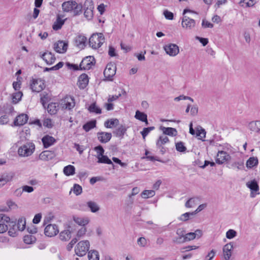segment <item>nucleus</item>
Listing matches in <instances>:
<instances>
[{
    "label": "nucleus",
    "mask_w": 260,
    "mask_h": 260,
    "mask_svg": "<svg viewBox=\"0 0 260 260\" xmlns=\"http://www.w3.org/2000/svg\"><path fill=\"white\" fill-rule=\"evenodd\" d=\"M105 41L103 34H93L89 39V46L93 49H98L101 46Z\"/></svg>",
    "instance_id": "nucleus-1"
},
{
    "label": "nucleus",
    "mask_w": 260,
    "mask_h": 260,
    "mask_svg": "<svg viewBox=\"0 0 260 260\" xmlns=\"http://www.w3.org/2000/svg\"><path fill=\"white\" fill-rule=\"evenodd\" d=\"M35 149V144L29 142L20 147L18 150V153L20 156L27 157L31 155Z\"/></svg>",
    "instance_id": "nucleus-2"
},
{
    "label": "nucleus",
    "mask_w": 260,
    "mask_h": 260,
    "mask_svg": "<svg viewBox=\"0 0 260 260\" xmlns=\"http://www.w3.org/2000/svg\"><path fill=\"white\" fill-rule=\"evenodd\" d=\"M89 246L90 243L88 240L80 241L75 249L76 254L79 256L85 255L89 250Z\"/></svg>",
    "instance_id": "nucleus-3"
},
{
    "label": "nucleus",
    "mask_w": 260,
    "mask_h": 260,
    "mask_svg": "<svg viewBox=\"0 0 260 260\" xmlns=\"http://www.w3.org/2000/svg\"><path fill=\"white\" fill-rule=\"evenodd\" d=\"M116 67L112 62L108 63L104 71V75L106 80L113 81V77L116 74Z\"/></svg>",
    "instance_id": "nucleus-4"
},
{
    "label": "nucleus",
    "mask_w": 260,
    "mask_h": 260,
    "mask_svg": "<svg viewBox=\"0 0 260 260\" xmlns=\"http://www.w3.org/2000/svg\"><path fill=\"white\" fill-rule=\"evenodd\" d=\"M84 17L87 20H91L93 16V10L94 6L92 2L90 0H86L84 4Z\"/></svg>",
    "instance_id": "nucleus-5"
},
{
    "label": "nucleus",
    "mask_w": 260,
    "mask_h": 260,
    "mask_svg": "<svg viewBox=\"0 0 260 260\" xmlns=\"http://www.w3.org/2000/svg\"><path fill=\"white\" fill-rule=\"evenodd\" d=\"M196 24V21L187 16H183L181 19V25L185 29L191 30L195 27Z\"/></svg>",
    "instance_id": "nucleus-6"
},
{
    "label": "nucleus",
    "mask_w": 260,
    "mask_h": 260,
    "mask_svg": "<svg viewBox=\"0 0 260 260\" xmlns=\"http://www.w3.org/2000/svg\"><path fill=\"white\" fill-rule=\"evenodd\" d=\"M94 58L92 56H89L85 57L82 59L79 65L80 70H89L90 69H91V67L94 64Z\"/></svg>",
    "instance_id": "nucleus-7"
},
{
    "label": "nucleus",
    "mask_w": 260,
    "mask_h": 260,
    "mask_svg": "<svg viewBox=\"0 0 260 260\" xmlns=\"http://www.w3.org/2000/svg\"><path fill=\"white\" fill-rule=\"evenodd\" d=\"M45 88L44 81L41 79H32L30 84V88L34 92H39Z\"/></svg>",
    "instance_id": "nucleus-8"
},
{
    "label": "nucleus",
    "mask_w": 260,
    "mask_h": 260,
    "mask_svg": "<svg viewBox=\"0 0 260 260\" xmlns=\"http://www.w3.org/2000/svg\"><path fill=\"white\" fill-rule=\"evenodd\" d=\"M57 226L56 224H48L44 229V234L46 236L53 237L58 233Z\"/></svg>",
    "instance_id": "nucleus-9"
},
{
    "label": "nucleus",
    "mask_w": 260,
    "mask_h": 260,
    "mask_svg": "<svg viewBox=\"0 0 260 260\" xmlns=\"http://www.w3.org/2000/svg\"><path fill=\"white\" fill-rule=\"evenodd\" d=\"M246 186L250 189V197L254 198L256 194H259V192L255 193L254 192H257L259 190V186L256 180H253L246 183Z\"/></svg>",
    "instance_id": "nucleus-10"
},
{
    "label": "nucleus",
    "mask_w": 260,
    "mask_h": 260,
    "mask_svg": "<svg viewBox=\"0 0 260 260\" xmlns=\"http://www.w3.org/2000/svg\"><path fill=\"white\" fill-rule=\"evenodd\" d=\"M164 49L167 54L172 56H176L179 52L178 46L174 44L166 45Z\"/></svg>",
    "instance_id": "nucleus-11"
},
{
    "label": "nucleus",
    "mask_w": 260,
    "mask_h": 260,
    "mask_svg": "<svg viewBox=\"0 0 260 260\" xmlns=\"http://www.w3.org/2000/svg\"><path fill=\"white\" fill-rule=\"evenodd\" d=\"M231 158L230 155L224 151H219L216 158V162L219 165L223 164Z\"/></svg>",
    "instance_id": "nucleus-12"
},
{
    "label": "nucleus",
    "mask_w": 260,
    "mask_h": 260,
    "mask_svg": "<svg viewBox=\"0 0 260 260\" xmlns=\"http://www.w3.org/2000/svg\"><path fill=\"white\" fill-rule=\"evenodd\" d=\"M14 176L13 172L4 173L0 176V187H2L6 183L12 180Z\"/></svg>",
    "instance_id": "nucleus-13"
},
{
    "label": "nucleus",
    "mask_w": 260,
    "mask_h": 260,
    "mask_svg": "<svg viewBox=\"0 0 260 260\" xmlns=\"http://www.w3.org/2000/svg\"><path fill=\"white\" fill-rule=\"evenodd\" d=\"M40 57L42 58L47 64H53L56 60L54 55L51 52H44L42 54H40Z\"/></svg>",
    "instance_id": "nucleus-14"
},
{
    "label": "nucleus",
    "mask_w": 260,
    "mask_h": 260,
    "mask_svg": "<svg viewBox=\"0 0 260 260\" xmlns=\"http://www.w3.org/2000/svg\"><path fill=\"white\" fill-rule=\"evenodd\" d=\"M28 119V116L25 114H21L17 116L14 121V126H21L25 124Z\"/></svg>",
    "instance_id": "nucleus-15"
},
{
    "label": "nucleus",
    "mask_w": 260,
    "mask_h": 260,
    "mask_svg": "<svg viewBox=\"0 0 260 260\" xmlns=\"http://www.w3.org/2000/svg\"><path fill=\"white\" fill-rule=\"evenodd\" d=\"M98 140L102 143H106L109 142L112 138V134L107 132H98L97 133Z\"/></svg>",
    "instance_id": "nucleus-16"
},
{
    "label": "nucleus",
    "mask_w": 260,
    "mask_h": 260,
    "mask_svg": "<svg viewBox=\"0 0 260 260\" xmlns=\"http://www.w3.org/2000/svg\"><path fill=\"white\" fill-rule=\"evenodd\" d=\"M68 44L62 41H59L54 44V49L56 52L61 53L67 50Z\"/></svg>",
    "instance_id": "nucleus-17"
},
{
    "label": "nucleus",
    "mask_w": 260,
    "mask_h": 260,
    "mask_svg": "<svg viewBox=\"0 0 260 260\" xmlns=\"http://www.w3.org/2000/svg\"><path fill=\"white\" fill-rule=\"evenodd\" d=\"M55 156L54 151L45 150L39 155V158L43 161H48L52 159Z\"/></svg>",
    "instance_id": "nucleus-18"
},
{
    "label": "nucleus",
    "mask_w": 260,
    "mask_h": 260,
    "mask_svg": "<svg viewBox=\"0 0 260 260\" xmlns=\"http://www.w3.org/2000/svg\"><path fill=\"white\" fill-rule=\"evenodd\" d=\"M233 245L232 242L225 244L223 247V253L225 260L230 259L232 255Z\"/></svg>",
    "instance_id": "nucleus-19"
},
{
    "label": "nucleus",
    "mask_w": 260,
    "mask_h": 260,
    "mask_svg": "<svg viewBox=\"0 0 260 260\" xmlns=\"http://www.w3.org/2000/svg\"><path fill=\"white\" fill-rule=\"evenodd\" d=\"M8 225V234L10 236L14 237L17 235V228L15 221H11L7 223Z\"/></svg>",
    "instance_id": "nucleus-20"
},
{
    "label": "nucleus",
    "mask_w": 260,
    "mask_h": 260,
    "mask_svg": "<svg viewBox=\"0 0 260 260\" xmlns=\"http://www.w3.org/2000/svg\"><path fill=\"white\" fill-rule=\"evenodd\" d=\"M89 82L88 77L85 74H81L78 79L79 87L80 89H84L88 85Z\"/></svg>",
    "instance_id": "nucleus-21"
},
{
    "label": "nucleus",
    "mask_w": 260,
    "mask_h": 260,
    "mask_svg": "<svg viewBox=\"0 0 260 260\" xmlns=\"http://www.w3.org/2000/svg\"><path fill=\"white\" fill-rule=\"evenodd\" d=\"M44 147L46 148L52 145L56 141L55 139L52 136L46 135L42 139Z\"/></svg>",
    "instance_id": "nucleus-22"
},
{
    "label": "nucleus",
    "mask_w": 260,
    "mask_h": 260,
    "mask_svg": "<svg viewBox=\"0 0 260 260\" xmlns=\"http://www.w3.org/2000/svg\"><path fill=\"white\" fill-rule=\"evenodd\" d=\"M87 39L86 38L82 35H79L75 38V45L79 48L83 49L85 46V43Z\"/></svg>",
    "instance_id": "nucleus-23"
},
{
    "label": "nucleus",
    "mask_w": 260,
    "mask_h": 260,
    "mask_svg": "<svg viewBox=\"0 0 260 260\" xmlns=\"http://www.w3.org/2000/svg\"><path fill=\"white\" fill-rule=\"evenodd\" d=\"M63 103V107L68 110L73 109L75 105L74 99L71 96L66 97L64 100Z\"/></svg>",
    "instance_id": "nucleus-24"
},
{
    "label": "nucleus",
    "mask_w": 260,
    "mask_h": 260,
    "mask_svg": "<svg viewBox=\"0 0 260 260\" xmlns=\"http://www.w3.org/2000/svg\"><path fill=\"white\" fill-rule=\"evenodd\" d=\"M75 5H76V2L75 1H69L63 2L62 4V9L64 12H66L72 11Z\"/></svg>",
    "instance_id": "nucleus-25"
},
{
    "label": "nucleus",
    "mask_w": 260,
    "mask_h": 260,
    "mask_svg": "<svg viewBox=\"0 0 260 260\" xmlns=\"http://www.w3.org/2000/svg\"><path fill=\"white\" fill-rule=\"evenodd\" d=\"M59 109V105L58 103H51L47 106V111L50 115H54L57 113Z\"/></svg>",
    "instance_id": "nucleus-26"
},
{
    "label": "nucleus",
    "mask_w": 260,
    "mask_h": 260,
    "mask_svg": "<svg viewBox=\"0 0 260 260\" xmlns=\"http://www.w3.org/2000/svg\"><path fill=\"white\" fill-rule=\"evenodd\" d=\"M73 220L78 225L83 226H85L89 222V219L87 217H80L78 216H73Z\"/></svg>",
    "instance_id": "nucleus-27"
},
{
    "label": "nucleus",
    "mask_w": 260,
    "mask_h": 260,
    "mask_svg": "<svg viewBox=\"0 0 260 260\" xmlns=\"http://www.w3.org/2000/svg\"><path fill=\"white\" fill-rule=\"evenodd\" d=\"M127 128L124 125H121L118 128L113 132V134L116 137L123 138L124 135L126 133Z\"/></svg>",
    "instance_id": "nucleus-28"
},
{
    "label": "nucleus",
    "mask_w": 260,
    "mask_h": 260,
    "mask_svg": "<svg viewBox=\"0 0 260 260\" xmlns=\"http://www.w3.org/2000/svg\"><path fill=\"white\" fill-rule=\"evenodd\" d=\"M50 100V95L46 91L42 92L40 94V102L43 106L46 108V104Z\"/></svg>",
    "instance_id": "nucleus-29"
},
{
    "label": "nucleus",
    "mask_w": 260,
    "mask_h": 260,
    "mask_svg": "<svg viewBox=\"0 0 260 260\" xmlns=\"http://www.w3.org/2000/svg\"><path fill=\"white\" fill-rule=\"evenodd\" d=\"M249 129L257 133H260V120L251 121L249 124Z\"/></svg>",
    "instance_id": "nucleus-30"
},
{
    "label": "nucleus",
    "mask_w": 260,
    "mask_h": 260,
    "mask_svg": "<svg viewBox=\"0 0 260 260\" xmlns=\"http://www.w3.org/2000/svg\"><path fill=\"white\" fill-rule=\"evenodd\" d=\"M135 118L142 122H144L146 125L148 124L147 115L145 113L137 110L136 112Z\"/></svg>",
    "instance_id": "nucleus-31"
},
{
    "label": "nucleus",
    "mask_w": 260,
    "mask_h": 260,
    "mask_svg": "<svg viewBox=\"0 0 260 260\" xmlns=\"http://www.w3.org/2000/svg\"><path fill=\"white\" fill-rule=\"evenodd\" d=\"M65 20H62L61 19L60 16L58 15L57 17V19L55 22L54 23L53 25V29L55 30H57L60 29L62 26L63 25L65 22Z\"/></svg>",
    "instance_id": "nucleus-32"
},
{
    "label": "nucleus",
    "mask_w": 260,
    "mask_h": 260,
    "mask_svg": "<svg viewBox=\"0 0 260 260\" xmlns=\"http://www.w3.org/2000/svg\"><path fill=\"white\" fill-rule=\"evenodd\" d=\"M71 237V232L69 230L62 231L59 234V238L61 241H67Z\"/></svg>",
    "instance_id": "nucleus-33"
},
{
    "label": "nucleus",
    "mask_w": 260,
    "mask_h": 260,
    "mask_svg": "<svg viewBox=\"0 0 260 260\" xmlns=\"http://www.w3.org/2000/svg\"><path fill=\"white\" fill-rule=\"evenodd\" d=\"M229 168L237 170H242L244 168L243 161H235L229 164Z\"/></svg>",
    "instance_id": "nucleus-34"
},
{
    "label": "nucleus",
    "mask_w": 260,
    "mask_h": 260,
    "mask_svg": "<svg viewBox=\"0 0 260 260\" xmlns=\"http://www.w3.org/2000/svg\"><path fill=\"white\" fill-rule=\"evenodd\" d=\"M258 164V159L256 157H250L246 161V167L252 168Z\"/></svg>",
    "instance_id": "nucleus-35"
},
{
    "label": "nucleus",
    "mask_w": 260,
    "mask_h": 260,
    "mask_svg": "<svg viewBox=\"0 0 260 260\" xmlns=\"http://www.w3.org/2000/svg\"><path fill=\"white\" fill-rule=\"evenodd\" d=\"M161 129L165 135L170 136H176L177 134V131L175 128L172 127H161Z\"/></svg>",
    "instance_id": "nucleus-36"
},
{
    "label": "nucleus",
    "mask_w": 260,
    "mask_h": 260,
    "mask_svg": "<svg viewBox=\"0 0 260 260\" xmlns=\"http://www.w3.org/2000/svg\"><path fill=\"white\" fill-rule=\"evenodd\" d=\"M63 173L67 176L73 175L75 173V168L72 165H68L63 168Z\"/></svg>",
    "instance_id": "nucleus-37"
},
{
    "label": "nucleus",
    "mask_w": 260,
    "mask_h": 260,
    "mask_svg": "<svg viewBox=\"0 0 260 260\" xmlns=\"http://www.w3.org/2000/svg\"><path fill=\"white\" fill-rule=\"evenodd\" d=\"M87 205L90 209L91 212L93 213H95L100 210L99 205L94 202L89 201L87 203Z\"/></svg>",
    "instance_id": "nucleus-38"
},
{
    "label": "nucleus",
    "mask_w": 260,
    "mask_h": 260,
    "mask_svg": "<svg viewBox=\"0 0 260 260\" xmlns=\"http://www.w3.org/2000/svg\"><path fill=\"white\" fill-rule=\"evenodd\" d=\"M96 126V120H91L85 124H84L83 126V129L86 132H89L92 128L95 127Z\"/></svg>",
    "instance_id": "nucleus-39"
},
{
    "label": "nucleus",
    "mask_w": 260,
    "mask_h": 260,
    "mask_svg": "<svg viewBox=\"0 0 260 260\" xmlns=\"http://www.w3.org/2000/svg\"><path fill=\"white\" fill-rule=\"evenodd\" d=\"M185 231L182 229H178L177 230L176 234L178 235V237L176 238V242L178 243H183L181 240H183L185 237Z\"/></svg>",
    "instance_id": "nucleus-40"
},
{
    "label": "nucleus",
    "mask_w": 260,
    "mask_h": 260,
    "mask_svg": "<svg viewBox=\"0 0 260 260\" xmlns=\"http://www.w3.org/2000/svg\"><path fill=\"white\" fill-rule=\"evenodd\" d=\"M98 159V163L106 164L108 165H112L114 166V164L110 159L106 155H103L100 157H97Z\"/></svg>",
    "instance_id": "nucleus-41"
},
{
    "label": "nucleus",
    "mask_w": 260,
    "mask_h": 260,
    "mask_svg": "<svg viewBox=\"0 0 260 260\" xmlns=\"http://www.w3.org/2000/svg\"><path fill=\"white\" fill-rule=\"evenodd\" d=\"M169 141V138L166 136H161L156 142V146L157 148H160L161 146L165 144Z\"/></svg>",
    "instance_id": "nucleus-42"
},
{
    "label": "nucleus",
    "mask_w": 260,
    "mask_h": 260,
    "mask_svg": "<svg viewBox=\"0 0 260 260\" xmlns=\"http://www.w3.org/2000/svg\"><path fill=\"white\" fill-rule=\"evenodd\" d=\"M83 6L81 4H77L75 5L73 8L72 11L74 13V16H78L80 15L82 13Z\"/></svg>",
    "instance_id": "nucleus-43"
},
{
    "label": "nucleus",
    "mask_w": 260,
    "mask_h": 260,
    "mask_svg": "<svg viewBox=\"0 0 260 260\" xmlns=\"http://www.w3.org/2000/svg\"><path fill=\"white\" fill-rule=\"evenodd\" d=\"M88 257L89 260H99V254L96 250H91L88 252Z\"/></svg>",
    "instance_id": "nucleus-44"
},
{
    "label": "nucleus",
    "mask_w": 260,
    "mask_h": 260,
    "mask_svg": "<svg viewBox=\"0 0 260 260\" xmlns=\"http://www.w3.org/2000/svg\"><path fill=\"white\" fill-rule=\"evenodd\" d=\"M155 191L153 190H145L141 194V197L144 199H148L153 197Z\"/></svg>",
    "instance_id": "nucleus-45"
},
{
    "label": "nucleus",
    "mask_w": 260,
    "mask_h": 260,
    "mask_svg": "<svg viewBox=\"0 0 260 260\" xmlns=\"http://www.w3.org/2000/svg\"><path fill=\"white\" fill-rule=\"evenodd\" d=\"M25 219L24 218H19L16 224L18 230L20 231H23L25 228Z\"/></svg>",
    "instance_id": "nucleus-46"
},
{
    "label": "nucleus",
    "mask_w": 260,
    "mask_h": 260,
    "mask_svg": "<svg viewBox=\"0 0 260 260\" xmlns=\"http://www.w3.org/2000/svg\"><path fill=\"white\" fill-rule=\"evenodd\" d=\"M23 241L25 243L30 244L36 242V238L34 236L31 235H25L24 236Z\"/></svg>",
    "instance_id": "nucleus-47"
},
{
    "label": "nucleus",
    "mask_w": 260,
    "mask_h": 260,
    "mask_svg": "<svg viewBox=\"0 0 260 260\" xmlns=\"http://www.w3.org/2000/svg\"><path fill=\"white\" fill-rule=\"evenodd\" d=\"M176 149L180 152H185L186 151V147L183 142L180 141L175 144Z\"/></svg>",
    "instance_id": "nucleus-48"
},
{
    "label": "nucleus",
    "mask_w": 260,
    "mask_h": 260,
    "mask_svg": "<svg viewBox=\"0 0 260 260\" xmlns=\"http://www.w3.org/2000/svg\"><path fill=\"white\" fill-rule=\"evenodd\" d=\"M88 110L90 112L95 113L96 114H101L102 113L101 109L96 105L95 103L90 105L88 108Z\"/></svg>",
    "instance_id": "nucleus-49"
},
{
    "label": "nucleus",
    "mask_w": 260,
    "mask_h": 260,
    "mask_svg": "<svg viewBox=\"0 0 260 260\" xmlns=\"http://www.w3.org/2000/svg\"><path fill=\"white\" fill-rule=\"evenodd\" d=\"M194 215L192 212H186L182 214L179 218V219L181 221H186L188 220L189 219L191 218Z\"/></svg>",
    "instance_id": "nucleus-50"
},
{
    "label": "nucleus",
    "mask_w": 260,
    "mask_h": 260,
    "mask_svg": "<svg viewBox=\"0 0 260 260\" xmlns=\"http://www.w3.org/2000/svg\"><path fill=\"white\" fill-rule=\"evenodd\" d=\"M22 95H23V93L21 91H18V92L14 93L13 94V96H12V100H13V103H14V104L18 103L21 100Z\"/></svg>",
    "instance_id": "nucleus-51"
},
{
    "label": "nucleus",
    "mask_w": 260,
    "mask_h": 260,
    "mask_svg": "<svg viewBox=\"0 0 260 260\" xmlns=\"http://www.w3.org/2000/svg\"><path fill=\"white\" fill-rule=\"evenodd\" d=\"M63 62L62 61L59 62L55 66L51 68H45L44 70V72L50 71H56L61 68L63 66Z\"/></svg>",
    "instance_id": "nucleus-52"
},
{
    "label": "nucleus",
    "mask_w": 260,
    "mask_h": 260,
    "mask_svg": "<svg viewBox=\"0 0 260 260\" xmlns=\"http://www.w3.org/2000/svg\"><path fill=\"white\" fill-rule=\"evenodd\" d=\"M155 129L154 126H150L148 127H145L143 128V131L141 132V134L142 136L143 139H145L146 137L148 135V134L153 129Z\"/></svg>",
    "instance_id": "nucleus-53"
},
{
    "label": "nucleus",
    "mask_w": 260,
    "mask_h": 260,
    "mask_svg": "<svg viewBox=\"0 0 260 260\" xmlns=\"http://www.w3.org/2000/svg\"><path fill=\"white\" fill-rule=\"evenodd\" d=\"M197 136L199 137V139L200 140H202V141H204L203 140V138H205L206 137V131L204 129L202 128L201 127H200V129L198 128L197 131Z\"/></svg>",
    "instance_id": "nucleus-54"
},
{
    "label": "nucleus",
    "mask_w": 260,
    "mask_h": 260,
    "mask_svg": "<svg viewBox=\"0 0 260 260\" xmlns=\"http://www.w3.org/2000/svg\"><path fill=\"white\" fill-rule=\"evenodd\" d=\"M195 239V234L193 232H190L185 235V237L183 239V240H181L183 243L189 241L190 240H193Z\"/></svg>",
    "instance_id": "nucleus-55"
},
{
    "label": "nucleus",
    "mask_w": 260,
    "mask_h": 260,
    "mask_svg": "<svg viewBox=\"0 0 260 260\" xmlns=\"http://www.w3.org/2000/svg\"><path fill=\"white\" fill-rule=\"evenodd\" d=\"M73 191L76 196H78L82 192V188L80 185L75 184L73 186Z\"/></svg>",
    "instance_id": "nucleus-56"
},
{
    "label": "nucleus",
    "mask_w": 260,
    "mask_h": 260,
    "mask_svg": "<svg viewBox=\"0 0 260 260\" xmlns=\"http://www.w3.org/2000/svg\"><path fill=\"white\" fill-rule=\"evenodd\" d=\"M236 235L237 232L234 230L230 229L226 233V237L229 239L234 238Z\"/></svg>",
    "instance_id": "nucleus-57"
},
{
    "label": "nucleus",
    "mask_w": 260,
    "mask_h": 260,
    "mask_svg": "<svg viewBox=\"0 0 260 260\" xmlns=\"http://www.w3.org/2000/svg\"><path fill=\"white\" fill-rule=\"evenodd\" d=\"M240 3H244L246 4V7H250L255 4V0H241Z\"/></svg>",
    "instance_id": "nucleus-58"
},
{
    "label": "nucleus",
    "mask_w": 260,
    "mask_h": 260,
    "mask_svg": "<svg viewBox=\"0 0 260 260\" xmlns=\"http://www.w3.org/2000/svg\"><path fill=\"white\" fill-rule=\"evenodd\" d=\"M94 149L95 151H96L97 153H98L97 157L104 155L105 151L102 146L99 145V146L95 147Z\"/></svg>",
    "instance_id": "nucleus-59"
},
{
    "label": "nucleus",
    "mask_w": 260,
    "mask_h": 260,
    "mask_svg": "<svg viewBox=\"0 0 260 260\" xmlns=\"http://www.w3.org/2000/svg\"><path fill=\"white\" fill-rule=\"evenodd\" d=\"M164 15L167 19L173 20L174 18L173 13L167 10L164 11Z\"/></svg>",
    "instance_id": "nucleus-60"
},
{
    "label": "nucleus",
    "mask_w": 260,
    "mask_h": 260,
    "mask_svg": "<svg viewBox=\"0 0 260 260\" xmlns=\"http://www.w3.org/2000/svg\"><path fill=\"white\" fill-rule=\"evenodd\" d=\"M10 218L5 214L1 213L0 214V222L3 223H6L10 222Z\"/></svg>",
    "instance_id": "nucleus-61"
},
{
    "label": "nucleus",
    "mask_w": 260,
    "mask_h": 260,
    "mask_svg": "<svg viewBox=\"0 0 260 260\" xmlns=\"http://www.w3.org/2000/svg\"><path fill=\"white\" fill-rule=\"evenodd\" d=\"M86 228L85 226H83L78 230L77 234V236L78 238H80L84 236L86 234Z\"/></svg>",
    "instance_id": "nucleus-62"
},
{
    "label": "nucleus",
    "mask_w": 260,
    "mask_h": 260,
    "mask_svg": "<svg viewBox=\"0 0 260 260\" xmlns=\"http://www.w3.org/2000/svg\"><path fill=\"white\" fill-rule=\"evenodd\" d=\"M43 125L48 128H51L53 126L51 119L49 118L45 119L43 121Z\"/></svg>",
    "instance_id": "nucleus-63"
},
{
    "label": "nucleus",
    "mask_w": 260,
    "mask_h": 260,
    "mask_svg": "<svg viewBox=\"0 0 260 260\" xmlns=\"http://www.w3.org/2000/svg\"><path fill=\"white\" fill-rule=\"evenodd\" d=\"M137 243L140 246L144 247L147 244V241L144 237H140L138 239Z\"/></svg>",
    "instance_id": "nucleus-64"
}]
</instances>
